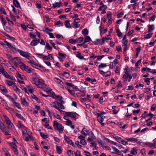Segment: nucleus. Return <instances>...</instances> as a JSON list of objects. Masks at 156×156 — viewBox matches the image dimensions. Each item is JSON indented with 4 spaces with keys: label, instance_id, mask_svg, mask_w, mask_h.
<instances>
[{
    "label": "nucleus",
    "instance_id": "f257e3e1",
    "mask_svg": "<svg viewBox=\"0 0 156 156\" xmlns=\"http://www.w3.org/2000/svg\"><path fill=\"white\" fill-rule=\"evenodd\" d=\"M4 42L5 43L7 46H8L9 49L13 52L14 53L18 52L21 56L26 58H28L30 57V54L28 52L24 51H23L17 49L14 45H12L11 44L6 41H5Z\"/></svg>",
    "mask_w": 156,
    "mask_h": 156
},
{
    "label": "nucleus",
    "instance_id": "f03ea898",
    "mask_svg": "<svg viewBox=\"0 0 156 156\" xmlns=\"http://www.w3.org/2000/svg\"><path fill=\"white\" fill-rule=\"evenodd\" d=\"M1 73L5 78L11 80L13 82L16 81L15 78L12 76L9 75L3 67L0 66V74Z\"/></svg>",
    "mask_w": 156,
    "mask_h": 156
},
{
    "label": "nucleus",
    "instance_id": "7ed1b4c3",
    "mask_svg": "<svg viewBox=\"0 0 156 156\" xmlns=\"http://www.w3.org/2000/svg\"><path fill=\"white\" fill-rule=\"evenodd\" d=\"M53 126L55 129L58 130L59 133H62L63 130V127L61 124L58 123L56 121H54Z\"/></svg>",
    "mask_w": 156,
    "mask_h": 156
},
{
    "label": "nucleus",
    "instance_id": "20e7f679",
    "mask_svg": "<svg viewBox=\"0 0 156 156\" xmlns=\"http://www.w3.org/2000/svg\"><path fill=\"white\" fill-rule=\"evenodd\" d=\"M12 63L14 64V65L16 66H17L18 65H19L20 67V66L22 65L23 63L22 62L19 58L14 57L12 58V59L11 61Z\"/></svg>",
    "mask_w": 156,
    "mask_h": 156
},
{
    "label": "nucleus",
    "instance_id": "39448f33",
    "mask_svg": "<svg viewBox=\"0 0 156 156\" xmlns=\"http://www.w3.org/2000/svg\"><path fill=\"white\" fill-rule=\"evenodd\" d=\"M20 68L21 69L23 70H25L27 73H31L33 71H34V69L29 67L28 66H26L23 63L20 66Z\"/></svg>",
    "mask_w": 156,
    "mask_h": 156
},
{
    "label": "nucleus",
    "instance_id": "423d86ee",
    "mask_svg": "<svg viewBox=\"0 0 156 156\" xmlns=\"http://www.w3.org/2000/svg\"><path fill=\"white\" fill-rule=\"evenodd\" d=\"M81 133L85 136H89L90 135H92L93 133L92 131L90 130L87 129L84 127L82 129Z\"/></svg>",
    "mask_w": 156,
    "mask_h": 156
},
{
    "label": "nucleus",
    "instance_id": "0eeeda50",
    "mask_svg": "<svg viewBox=\"0 0 156 156\" xmlns=\"http://www.w3.org/2000/svg\"><path fill=\"white\" fill-rule=\"evenodd\" d=\"M38 84H37V87L41 88H45L46 87V85L43 80L38 78Z\"/></svg>",
    "mask_w": 156,
    "mask_h": 156
},
{
    "label": "nucleus",
    "instance_id": "6e6552de",
    "mask_svg": "<svg viewBox=\"0 0 156 156\" xmlns=\"http://www.w3.org/2000/svg\"><path fill=\"white\" fill-rule=\"evenodd\" d=\"M3 117L6 124L9 128H12L13 126V123L11 122L9 118L5 115H3Z\"/></svg>",
    "mask_w": 156,
    "mask_h": 156
},
{
    "label": "nucleus",
    "instance_id": "1a4fd4ad",
    "mask_svg": "<svg viewBox=\"0 0 156 156\" xmlns=\"http://www.w3.org/2000/svg\"><path fill=\"white\" fill-rule=\"evenodd\" d=\"M66 113V116L70 117L74 119L75 120H76V115L77 114L74 112H68L67 113Z\"/></svg>",
    "mask_w": 156,
    "mask_h": 156
},
{
    "label": "nucleus",
    "instance_id": "9d476101",
    "mask_svg": "<svg viewBox=\"0 0 156 156\" xmlns=\"http://www.w3.org/2000/svg\"><path fill=\"white\" fill-rule=\"evenodd\" d=\"M78 138L80 140V143L83 145H85L86 144V142L85 140V137L82 135H80L78 136Z\"/></svg>",
    "mask_w": 156,
    "mask_h": 156
},
{
    "label": "nucleus",
    "instance_id": "9b49d317",
    "mask_svg": "<svg viewBox=\"0 0 156 156\" xmlns=\"http://www.w3.org/2000/svg\"><path fill=\"white\" fill-rule=\"evenodd\" d=\"M64 139L66 141L68 144L71 145L73 146L74 147V145L72 140H70L67 136L65 135L64 136Z\"/></svg>",
    "mask_w": 156,
    "mask_h": 156
},
{
    "label": "nucleus",
    "instance_id": "f8f14e48",
    "mask_svg": "<svg viewBox=\"0 0 156 156\" xmlns=\"http://www.w3.org/2000/svg\"><path fill=\"white\" fill-rule=\"evenodd\" d=\"M105 40V39L104 37H103L101 40L96 39L94 41V43L96 44H100L102 45L104 44Z\"/></svg>",
    "mask_w": 156,
    "mask_h": 156
},
{
    "label": "nucleus",
    "instance_id": "ddd939ff",
    "mask_svg": "<svg viewBox=\"0 0 156 156\" xmlns=\"http://www.w3.org/2000/svg\"><path fill=\"white\" fill-rule=\"evenodd\" d=\"M17 127L19 129H23L26 130L27 128L20 121H18L17 123Z\"/></svg>",
    "mask_w": 156,
    "mask_h": 156
},
{
    "label": "nucleus",
    "instance_id": "4468645a",
    "mask_svg": "<svg viewBox=\"0 0 156 156\" xmlns=\"http://www.w3.org/2000/svg\"><path fill=\"white\" fill-rule=\"evenodd\" d=\"M62 2H56L52 4V8L54 9L55 8L57 7L59 8L62 5Z\"/></svg>",
    "mask_w": 156,
    "mask_h": 156
},
{
    "label": "nucleus",
    "instance_id": "2eb2a0df",
    "mask_svg": "<svg viewBox=\"0 0 156 156\" xmlns=\"http://www.w3.org/2000/svg\"><path fill=\"white\" fill-rule=\"evenodd\" d=\"M40 39H38L37 40L36 38V40H33L30 43V44L32 46H35L38 44L40 42Z\"/></svg>",
    "mask_w": 156,
    "mask_h": 156
},
{
    "label": "nucleus",
    "instance_id": "dca6fc26",
    "mask_svg": "<svg viewBox=\"0 0 156 156\" xmlns=\"http://www.w3.org/2000/svg\"><path fill=\"white\" fill-rule=\"evenodd\" d=\"M21 104L25 106H27L29 105L28 103L26 101L25 98H21Z\"/></svg>",
    "mask_w": 156,
    "mask_h": 156
},
{
    "label": "nucleus",
    "instance_id": "f3484780",
    "mask_svg": "<svg viewBox=\"0 0 156 156\" xmlns=\"http://www.w3.org/2000/svg\"><path fill=\"white\" fill-rule=\"evenodd\" d=\"M125 140H127L128 141H130L133 143H135L137 141V139L133 137L126 138H125Z\"/></svg>",
    "mask_w": 156,
    "mask_h": 156
},
{
    "label": "nucleus",
    "instance_id": "a211bd4d",
    "mask_svg": "<svg viewBox=\"0 0 156 156\" xmlns=\"http://www.w3.org/2000/svg\"><path fill=\"white\" fill-rule=\"evenodd\" d=\"M58 102L57 101H55L54 102L51 103V104H50L51 105L56 109H58Z\"/></svg>",
    "mask_w": 156,
    "mask_h": 156
},
{
    "label": "nucleus",
    "instance_id": "6ab92c4d",
    "mask_svg": "<svg viewBox=\"0 0 156 156\" xmlns=\"http://www.w3.org/2000/svg\"><path fill=\"white\" fill-rule=\"evenodd\" d=\"M56 100H58L59 101V103H64L65 102L63 100L62 97L59 95H57V97L55 98Z\"/></svg>",
    "mask_w": 156,
    "mask_h": 156
},
{
    "label": "nucleus",
    "instance_id": "aec40b11",
    "mask_svg": "<svg viewBox=\"0 0 156 156\" xmlns=\"http://www.w3.org/2000/svg\"><path fill=\"white\" fill-rule=\"evenodd\" d=\"M30 64L33 67L36 68H37V67H39L40 68H43L42 66L41 65H38L37 63L34 61H33Z\"/></svg>",
    "mask_w": 156,
    "mask_h": 156
},
{
    "label": "nucleus",
    "instance_id": "412c9836",
    "mask_svg": "<svg viewBox=\"0 0 156 156\" xmlns=\"http://www.w3.org/2000/svg\"><path fill=\"white\" fill-rule=\"evenodd\" d=\"M75 54L76 57L79 59H84V58L83 56H81V53H80L79 52H75Z\"/></svg>",
    "mask_w": 156,
    "mask_h": 156
},
{
    "label": "nucleus",
    "instance_id": "4be33fe9",
    "mask_svg": "<svg viewBox=\"0 0 156 156\" xmlns=\"http://www.w3.org/2000/svg\"><path fill=\"white\" fill-rule=\"evenodd\" d=\"M38 78H32L31 82L33 84L35 85L37 87V82H38Z\"/></svg>",
    "mask_w": 156,
    "mask_h": 156
},
{
    "label": "nucleus",
    "instance_id": "5701e85b",
    "mask_svg": "<svg viewBox=\"0 0 156 156\" xmlns=\"http://www.w3.org/2000/svg\"><path fill=\"white\" fill-rule=\"evenodd\" d=\"M54 80L58 84H60L61 86H62V84L63 83V82L61 80L58 78L57 77L55 78H54Z\"/></svg>",
    "mask_w": 156,
    "mask_h": 156
},
{
    "label": "nucleus",
    "instance_id": "b1692460",
    "mask_svg": "<svg viewBox=\"0 0 156 156\" xmlns=\"http://www.w3.org/2000/svg\"><path fill=\"white\" fill-rule=\"evenodd\" d=\"M82 34L84 36H86L88 34V30L87 29L85 28L82 30Z\"/></svg>",
    "mask_w": 156,
    "mask_h": 156
},
{
    "label": "nucleus",
    "instance_id": "393cba45",
    "mask_svg": "<svg viewBox=\"0 0 156 156\" xmlns=\"http://www.w3.org/2000/svg\"><path fill=\"white\" fill-rule=\"evenodd\" d=\"M97 119L98 122L101 123L104 121V116H97Z\"/></svg>",
    "mask_w": 156,
    "mask_h": 156
},
{
    "label": "nucleus",
    "instance_id": "a878e982",
    "mask_svg": "<svg viewBox=\"0 0 156 156\" xmlns=\"http://www.w3.org/2000/svg\"><path fill=\"white\" fill-rule=\"evenodd\" d=\"M70 21L67 20L64 22V25L67 28H70L71 27V26L69 23Z\"/></svg>",
    "mask_w": 156,
    "mask_h": 156
},
{
    "label": "nucleus",
    "instance_id": "bb28decb",
    "mask_svg": "<svg viewBox=\"0 0 156 156\" xmlns=\"http://www.w3.org/2000/svg\"><path fill=\"white\" fill-rule=\"evenodd\" d=\"M107 8V6L106 5H101L98 9V10L99 11H103L106 9Z\"/></svg>",
    "mask_w": 156,
    "mask_h": 156
},
{
    "label": "nucleus",
    "instance_id": "cd10ccee",
    "mask_svg": "<svg viewBox=\"0 0 156 156\" xmlns=\"http://www.w3.org/2000/svg\"><path fill=\"white\" fill-rule=\"evenodd\" d=\"M137 149L136 148L133 147V150L131 151L130 153L132 154L136 155L137 153Z\"/></svg>",
    "mask_w": 156,
    "mask_h": 156
},
{
    "label": "nucleus",
    "instance_id": "c85d7f7f",
    "mask_svg": "<svg viewBox=\"0 0 156 156\" xmlns=\"http://www.w3.org/2000/svg\"><path fill=\"white\" fill-rule=\"evenodd\" d=\"M0 89L3 92L6 93L8 92V90L6 88L2 85H0Z\"/></svg>",
    "mask_w": 156,
    "mask_h": 156
},
{
    "label": "nucleus",
    "instance_id": "c756f323",
    "mask_svg": "<svg viewBox=\"0 0 156 156\" xmlns=\"http://www.w3.org/2000/svg\"><path fill=\"white\" fill-rule=\"evenodd\" d=\"M13 89L17 93H19L20 92V90L18 88L17 86L15 85H14L12 86Z\"/></svg>",
    "mask_w": 156,
    "mask_h": 156
},
{
    "label": "nucleus",
    "instance_id": "7c9ffc66",
    "mask_svg": "<svg viewBox=\"0 0 156 156\" xmlns=\"http://www.w3.org/2000/svg\"><path fill=\"white\" fill-rule=\"evenodd\" d=\"M114 138L119 143H120L122 142V139L120 137L117 136H114Z\"/></svg>",
    "mask_w": 156,
    "mask_h": 156
},
{
    "label": "nucleus",
    "instance_id": "2f4dec72",
    "mask_svg": "<svg viewBox=\"0 0 156 156\" xmlns=\"http://www.w3.org/2000/svg\"><path fill=\"white\" fill-rule=\"evenodd\" d=\"M95 136H94L93 133L92 134V135H89V136L88 138V140L89 142H92L94 139Z\"/></svg>",
    "mask_w": 156,
    "mask_h": 156
},
{
    "label": "nucleus",
    "instance_id": "473e14b6",
    "mask_svg": "<svg viewBox=\"0 0 156 156\" xmlns=\"http://www.w3.org/2000/svg\"><path fill=\"white\" fill-rule=\"evenodd\" d=\"M2 131L5 135H10L9 134V130L7 129H6V127H5V128H4L3 130H2Z\"/></svg>",
    "mask_w": 156,
    "mask_h": 156
},
{
    "label": "nucleus",
    "instance_id": "72a5a7b5",
    "mask_svg": "<svg viewBox=\"0 0 156 156\" xmlns=\"http://www.w3.org/2000/svg\"><path fill=\"white\" fill-rule=\"evenodd\" d=\"M5 82L9 86H12L14 85V83L13 82L8 80H5Z\"/></svg>",
    "mask_w": 156,
    "mask_h": 156
},
{
    "label": "nucleus",
    "instance_id": "f704fd0d",
    "mask_svg": "<svg viewBox=\"0 0 156 156\" xmlns=\"http://www.w3.org/2000/svg\"><path fill=\"white\" fill-rule=\"evenodd\" d=\"M102 147L103 149H104L105 148L107 150H111V148H110V147L107 146L106 145V144L105 143H104L102 144Z\"/></svg>",
    "mask_w": 156,
    "mask_h": 156
},
{
    "label": "nucleus",
    "instance_id": "c9c22d12",
    "mask_svg": "<svg viewBox=\"0 0 156 156\" xmlns=\"http://www.w3.org/2000/svg\"><path fill=\"white\" fill-rule=\"evenodd\" d=\"M13 2L16 7L18 8L20 7V3L17 0H13Z\"/></svg>",
    "mask_w": 156,
    "mask_h": 156
},
{
    "label": "nucleus",
    "instance_id": "e433bc0d",
    "mask_svg": "<svg viewBox=\"0 0 156 156\" xmlns=\"http://www.w3.org/2000/svg\"><path fill=\"white\" fill-rule=\"evenodd\" d=\"M152 33H149L146 35H144V37L146 39H149L152 37Z\"/></svg>",
    "mask_w": 156,
    "mask_h": 156
},
{
    "label": "nucleus",
    "instance_id": "4c0bfd02",
    "mask_svg": "<svg viewBox=\"0 0 156 156\" xmlns=\"http://www.w3.org/2000/svg\"><path fill=\"white\" fill-rule=\"evenodd\" d=\"M56 149L58 154H61L62 150L60 147L57 145L56 146Z\"/></svg>",
    "mask_w": 156,
    "mask_h": 156
},
{
    "label": "nucleus",
    "instance_id": "58836bf2",
    "mask_svg": "<svg viewBox=\"0 0 156 156\" xmlns=\"http://www.w3.org/2000/svg\"><path fill=\"white\" fill-rule=\"evenodd\" d=\"M10 146L11 147V149L12 150L17 148V146L16 144L13 142L10 143L9 144Z\"/></svg>",
    "mask_w": 156,
    "mask_h": 156
},
{
    "label": "nucleus",
    "instance_id": "ea45409f",
    "mask_svg": "<svg viewBox=\"0 0 156 156\" xmlns=\"http://www.w3.org/2000/svg\"><path fill=\"white\" fill-rule=\"evenodd\" d=\"M91 41V39L89 36H85V39L84 40L85 42L87 43Z\"/></svg>",
    "mask_w": 156,
    "mask_h": 156
},
{
    "label": "nucleus",
    "instance_id": "a19ab883",
    "mask_svg": "<svg viewBox=\"0 0 156 156\" xmlns=\"http://www.w3.org/2000/svg\"><path fill=\"white\" fill-rule=\"evenodd\" d=\"M148 27H149V28H148V32H151L154 29V25H149L148 26Z\"/></svg>",
    "mask_w": 156,
    "mask_h": 156
},
{
    "label": "nucleus",
    "instance_id": "79ce46f5",
    "mask_svg": "<svg viewBox=\"0 0 156 156\" xmlns=\"http://www.w3.org/2000/svg\"><path fill=\"white\" fill-rule=\"evenodd\" d=\"M64 103H59L58 102V107L59 108H60L62 109H64L65 108V107L63 106V105H62L63 104H64Z\"/></svg>",
    "mask_w": 156,
    "mask_h": 156
},
{
    "label": "nucleus",
    "instance_id": "37998d69",
    "mask_svg": "<svg viewBox=\"0 0 156 156\" xmlns=\"http://www.w3.org/2000/svg\"><path fill=\"white\" fill-rule=\"evenodd\" d=\"M16 116L18 117L20 119H21L23 120H24L25 119L24 117L23 116L20 114L19 113H16Z\"/></svg>",
    "mask_w": 156,
    "mask_h": 156
},
{
    "label": "nucleus",
    "instance_id": "c03bdc74",
    "mask_svg": "<svg viewBox=\"0 0 156 156\" xmlns=\"http://www.w3.org/2000/svg\"><path fill=\"white\" fill-rule=\"evenodd\" d=\"M41 136L44 139H46L48 137V135H45L44 133L41 132L40 133Z\"/></svg>",
    "mask_w": 156,
    "mask_h": 156
},
{
    "label": "nucleus",
    "instance_id": "a18cd8bd",
    "mask_svg": "<svg viewBox=\"0 0 156 156\" xmlns=\"http://www.w3.org/2000/svg\"><path fill=\"white\" fill-rule=\"evenodd\" d=\"M3 27L5 30L7 32H10L12 31V30L10 27H8L6 26H4Z\"/></svg>",
    "mask_w": 156,
    "mask_h": 156
},
{
    "label": "nucleus",
    "instance_id": "49530a36",
    "mask_svg": "<svg viewBox=\"0 0 156 156\" xmlns=\"http://www.w3.org/2000/svg\"><path fill=\"white\" fill-rule=\"evenodd\" d=\"M12 11L14 12L15 14L17 16L19 14V11L18 10H16L13 5H12Z\"/></svg>",
    "mask_w": 156,
    "mask_h": 156
},
{
    "label": "nucleus",
    "instance_id": "de8ad7c7",
    "mask_svg": "<svg viewBox=\"0 0 156 156\" xmlns=\"http://www.w3.org/2000/svg\"><path fill=\"white\" fill-rule=\"evenodd\" d=\"M31 96L37 102H40V100L35 95L33 94L31 95Z\"/></svg>",
    "mask_w": 156,
    "mask_h": 156
},
{
    "label": "nucleus",
    "instance_id": "09e8293b",
    "mask_svg": "<svg viewBox=\"0 0 156 156\" xmlns=\"http://www.w3.org/2000/svg\"><path fill=\"white\" fill-rule=\"evenodd\" d=\"M98 113H97L96 114H95V115L97 116H103V115L105 114V113L104 112H101L99 111H98Z\"/></svg>",
    "mask_w": 156,
    "mask_h": 156
},
{
    "label": "nucleus",
    "instance_id": "8fccbe9b",
    "mask_svg": "<svg viewBox=\"0 0 156 156\" xmlns=\"http://www.w3.org/2000/svg\"><path fill=\"white\" fill-rule=\"evenodd\" d=\"M53 30L52 29L49 28L48 27L44 28V31L46 33V32H49V31H52Z\"/></svg>",
    "mask_w": 156,
    "mask_h": 156
},
{
    "label": "nucleus",
    "instance_id": "3c124183",
    "mask_svg": "<svg viewBox=\"0 0 156 156\" xmlns=\"http://www.w3.org/2000/svg\"><path fill=\"white\" fill-rule=\"evenodd\" d=\"M76 40L74 39H71L69 40V42L71 44H75L77 42Z\"/></svg>",
    "mask_w": 156,
    "mask_h": 156
},
{
    "label": "nucleus",
    "instance_id": "603ef678",
    "mask_svg": "<svg viewBox=\"0 0 156 156\" xmlns=\"http://www.w3.org/2000/svg\"><path fill=\"white\" fill-rule=\"evenodd\" d=\"M20 149L21 151L22 152V153L24 155H27L26 151L24 149L23 147L21 146V147L20 148Z\"/></svg>",
    "mask_w": 156,
    "mask_h": 156
},
{
    "label": "nucleus",
    "instance_id": "864d4df0",
    "mask_svg": "<svg viewBox=\"0 0 156 156\" xmlns=\"http://www.w3.org/2000/svg\"><path fill=\"white\" fill-rule=\"evenodd\" d=\"M116 33L117 34V35L119 37H121L122 36V33L118 29H117L116 30Z\"/></svg>",
    "mask_w": 156,
    "mask_h": 156
},
{
    "label": "nucleus",
    "instance_id": "5fc2aeb1",
    "mask_svg": "<svg viewBox=\"0 0 156 156\" xmlns=\"http://www.w3.org/2000/svg\"><path fill=\"white\" fill-rule=\"evenodd\" d=\"M14 104V105L16 106V107H17L18 109H20L21 108V106H20V104L17 102H16L15 101L14 102V103H13Z\"/></svg>",
    "mask_w": 156,
    "mask_h": 156
},
{
    "label": "nucleus",
    "instance_id": "6e6d98bb",
    "mask_svg": "<svg viewBox=\"0 0 156 156\" xmlns=\"http://www.w3.org/2000/svg\"><path fill=\"white\" fill-rule=\"evenodd\" d=\"M107 65L105 63H101L99 66V69L103 68L106 67Z\"/></svg>",
    "mask_w": 156,
    "mask_h": 156
},
{
    "label": "nucleus",
    "instance_id": "4d7b16f0",
    "mask_svg": "<svg viewBox=\"0 0 156 156\" xmlns=\"http://www.w3.org/2000/svg\"><path fill=\"white\" fill-rule=\"evenodd\" d=\"M51 97H52L53 98L55 99L57 97V95L53 92H51Z\"/></svg>",
    "mask_w": 156,
    "mask_h": 156
},
{
    "label": "nucleus",
    "instance_id": "13d9d810",
    "mask_svg": "<svg viewBox=\"0 0 156 156\" xmlns=\"http://www.w3.org/2000/svg\"><path fill=\"white\" fill-rule=\"evenodd\" d=\"M156 109V105L155 104H154L151 106V110L152 111H153L155 110Z\"/></svg>",
    "mask_w": 156,
    "mask_h": 156
},
{
    "label": "nucleus",
    "instance_id": "bf43d9fd",
    "mask_svg": "<svg viewBox=\"0 0 156 156\" xmlns=\"http://www.w3.org/2000/svg\"><path fill=\"white\" fill-rule=\"evenodd\" d=\"M1 18L2 25L3 26H5V25L6 22L5 20V19L2 17H1Z\"/></svg>",
    "mask_w": 156,
    "mask_h": 156
},
{
    "label": "nucleus",
    "instance_id": "052dcab7",
    "mask_svg": "<svg viewBox=\"0 0 156 156\" xmlns=\"http://www.w3.org/2000/svg\"><path fill=\"white\" fill-rule=\"evenodd\" d=\"M0 13L5 15L6 14V13L5 9L2 8H0Z\"/></svg>",
    "mask_w": 156,
    "mask_h": 156
},
{
    "label": "nucleus",
    "instance_id": "680f3d73",
    "mask_svg": "<svg viewBox=\"0 0 156 156\" xmlns=\"http://www.w3.org/2000/svg\"><path fill=\"white\" fill-rule=\"evenodd\" d=\"M61 75L62 76H66L68 78L69 76V73H68L66 72H64L63 73L61 74Z\"/></svg>",
    "mask_w": 156,
    "mask_h": 156
},
{
    "label": "nucleus",
    "instance_id": "e2e57ef3",
    "mask_svg": "<svg viewBox=\"0 0 156 156\" xmlns=\"http://www.w3.org/2000/svg\"><path fill=\"white\" fill-rule=\"evenodd\" d=\"M72 124V122L71 120L68 119L67 120L66 122V125L70 126V125H71Z\"/></svg>",
    "mask_w": 156,
    "mask_h": 156
},
{
    "label": "nucleus",
    "instance_id": "0e129e2a",
    "mask_svg": "<svg viewBox=\"0 0 156 156\" xmlns=\"http://www.w3.org/2000/svg\"><path fill=\"white\" fill-rule=\"evenodd\" d=\"M53 115L55 117H56L57 119H59V120H60L61 119V117H60L59 115H58L57 114H56L55 113H53Z\"/></svg>",
    "mask_w": 156,
    "mask_h": 156
},
{
    "label": "nucleus",
    "instance_id": "69168bd1",
    "mask_svg": "<svg viewBox=\"0 0 156 156\" xmlns=\"http://www.w3.org/2000/svg\"><path fill=\"white\" fill-rule=\"evenodd\" d=\"M6 55L7 56L9 60L10 61H11V60L12 59L13 57L12 56L9 54L7 53L6 54Z\"/></svg>",
    "mask_w": 156,
    "mask_h": 156
},
{
    "label": "nucleus",
    "instance_id": "338daca9",
    "mask_svg": "<svg viewBox=\"0 0 156 156\" xmlns=\"http://www.w3.org/2000/svg\"><path fill=\"white\" fill-rule=\"evenodd\" d=\"M4 152H5V155L6 156H11L10 153L8 152V151L5 149L4 151Z\"/></svg>",
    "mask_w": 156,
    "mask_h": 156
},
{
    "label": "nucleus",
    "instance_id": "774afa93",
    "mask_svg": "<svg viewBox=\"0 0 156 156\" xmlns=\"http://www.w3.org/2000/svg\"><path fill=\"white\" fill-rule=\"evenodd\" d=\"M74 153L75 154V156H81L80 152L78 151H76V152H74Z\"/></svg>",
    "mask_w": 156,
    "mask_h": 156
}]
</instances>
